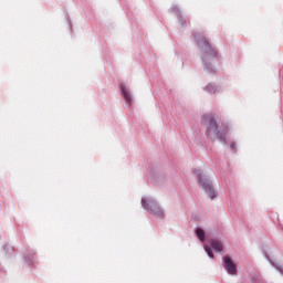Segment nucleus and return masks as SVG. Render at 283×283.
I'll use <instances>...</instances> for the list:
<instances>
[{
  "instance_id": "3",
  "label": "nucleus",
  "mask_w": 283,
  "mask_h": 283,
  "mask_svg": "<svg viewBox=\"0 0 283 283\" xmlns=\"http://www.w3.org/2000/svg\"><path fill=\"white\" fill-rule=\"evenodd\" d=\"M197 178L202 189H205L206 193H208L211 200H213V198H216V190H213V186L211 185V181H209V179H207L202 175V171L197 172Z\"/></svg>"
},
{
  "instance_id": "2",
  "label": "nucleus",
  "mask_w": 283,
  "mask_h": 283,
  "mask_svg": "<svg viewBox=\"0 0 283 283\" xmlns=\"http://www.w3.org/2000/svg\"><path fill=\"white\" fill-rule=\"evenodd\" d=\"M206 120L208 122L207 135L208 136H218L221 143H227V135L218 130V123L211 115L206 116Z\"/></svg>"
},
{
  "instance_id": "8",
  "label": "nucleus",
  "mask_w": 283,
  "mask_h": 283,
  "mask_svg": "<svg viewBox=\"0 0 283 283\" xmlns=\"http://www.w3.org/2000/svg\"><path fill=\"white\" fill-rule=\"evenodd\" d=\"M206 90L210 94H216L218 92V87H216V85H213L211 83L206 86Z\"/></svg>"
},
{
  "instance_id": "11",
  "label": "nucleus",
  "mask_w": 283,
  "mask_h": 283,
  "mask_svg": "<svg viewBox=\"0 0 283 283\" xmlns=\"http://www.w3.org/2000/svg\"><path fill=\"white\" fill-rule=\"evenodd\" d=\"M205 250H206V253L209 255V258H213V252L211 251V248L206 247Z\"/></svg>"
},
{
  "instance_id": "7",
  "label": "nucleus",
  "mask_w": 283,
  "mask_h": 283,
  "mask_svg": "<svg viewBox=\"0 0 283 283\" xmlns=\"http://www.w3.org/2000/svg\"><path fill=\"white\" fill-rule=\"evenodd\" d=\"M211 247L214 251H222L223 247H222V242L218 241V240H213L211 242Z\"/></svg>"
},
{
  "instance_id": "10",
  "label": "nucleus",
  "mask_w": 283,
  "mask_h": 283,
  "mask_svg": "<svg viewBox=\"0 0 283 283\" xmlns=\"http://www.w3.org/2000/svg\"><path fill=\"white\" fill-rule=\"evenodd\" d=\"M179 23H180L181 28L187 27V20L185 18H182V15H179Z\"/></svg>"
},
{
  "instance_id": "9",
  "label": "nucleus",
  "mask_w": 283,
  "mask_h": 283,
  "mask_svg": "<svg viewBox=\"0 0 283 283\" xmlns=\"http://www.w3.org/2000/svg\"><path fill=\"white\" fill-rule=\"evenodd\" d=\"M197 238H199V240H201V242H205V230L202 229H197Z\"/></svg>"
},
{
  "instance_id": "6",
  "label": "nucleus",
  "mask_w": 283,
  "mask_h": 283,
  "mask_svg": "<svg viewBox=\"0 0 283 283\" xmlns=\"http://www.w3.org/2000/svg\"><path fill=\"white\" fill-rule=\"evenodd\" d=\"M120 90H122V95L125 98V101H127V103H132V95L129 94V91H127V87L122 85Z\"/></svg>"
},
{
  "instance_id": "5",
  "label": "nucleus",
  "mask_w": 283,
  "mask_h": 283,
  "mask_svg": "<svg viewBox=\"0 0 283 283\" xmlns=\"http://www.w3.org/2000/svg\"><path fill=\"white\" fill-rule=\"evenodd\" d=\"M223 262H224V269L227 270L229 275H237L238 274L235 263H233V261L228 255L223 258Z\"/></svg>"
},
{
  "instance_id": "4",
  "label": "nucleus",
  "mask_w": 283,
  "mask_h": 283,
  "mask_svg": "<svg viewBox=\"0 0 283 283\" xmlns=\"http://www.w3.org/2000/svg\"><path fill=\"white\" fill-rule=\"evenodd\" d=\"M142 206L147 209L153 216L164 218L165 213L158 207V203L150 199H142Z\"/></svg>"
},
{
  "instance_id": "1",
  "label": "nucleus",
  "mask_w": 283,
  "mask_h": 283,
  "mask_svg": "<svg viewBox=\"0 0 283 283\" xmlns=\"http://www.w3.org/2000/svg\"><path fill=\"white\" fill-rule=\"evenodd\" d=\"M201 48V61L205 64V67L209 70L210 72H214L213 70V63L218 62V52L216 49L211 48V44L209 42H202L200 44Z\"/></svg>"
}]
</instances>
